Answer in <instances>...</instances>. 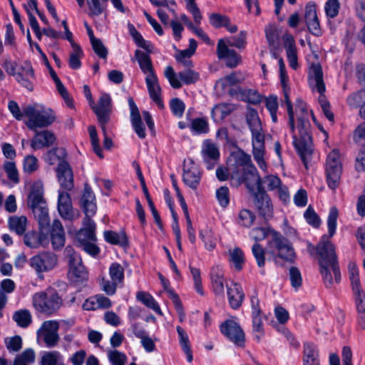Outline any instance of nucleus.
<instances>
[{"mask_svg": "<svg viewBox=\"0 0 365 365\" xmlns=\"http://www.w3.org/2000/svg\"><path fill=\"white\" fill-rule=\"evenodd\" d=\"M252 154L258 166L263 170H266L267 164L264 160V143L252 144Z\"/></svg>", "mask_w": 365, "mask_h": 365, "instance_id": "nucleus-51", "label": "nucleus"}, {"mask_svg": "<svg viewBox=\"0 0 365 365\" xmlns=\"http://www.w3.org/2000/svg\"><path fill=\"white\" fill-rule=\"evenodd\" d=\"M264 103L269 110L272 120L274 123L277 121V112L278 110V101L276 96H269L265 98Z\"/></svg>", "mask_w": 365, "mask_h": 365, "instance_id": "nucleus-61", "label": "nucleus"}, {"mask_svg": "<svg viewBox=\"0 0 365 365\" xmlns=\"http://www.w3.org/2000/svg\"><path fill=\"white\" fill-rule=\"evenodd\" d=\"M303 361L304 365H319V351L314 344L304 343Z\"/></svg>", "mask_w": 365, "mask_h": 365, "instance_id": "nucleus-38", "label": "nucleus"}, {"mask_svg": "<svg viewBox=\"0 0 365 365\" xmlns=\"http://www.w3.org/2000/svg\"><path fill=\"white\" fill-rule=\"evenodd\" d=\"M110 279L106 277H102L100 279L101 289L108 295H113L116 292L118 284L123 282L124 280V268L121 264L113 262L108 269Z\"/></svg>", "mask_w": 365, "mask_h": 365, "instance_id": "nucleus-9", "label": "nucleus"}, {"mask_svg": "<svg viewBox=\"0 0 365 365\" xmlns=\"http://www.w3.org/2000/svg\"><path fill=\"white\" fill-rule=\"evenodd\" d=\"M202 161L207 169L212 170L218 164L220 160V150L218 146L210 140L202 142L200 150Z\"/></svg>", "mask_w": 365, "mask_h": 365, "instance_id": "nucleus-14", "label": "nucleus"}, {"mask_svg": "<svg viewBox=\"0 0 365 365\" xmlns=\"http://www.w3.org/2000/svg\"><path fill=\"white\" fill-rule=\"evenodd\" d=\"M266 253L272 257L276 264L280 259L292 263L296 259V253L292 244L276 232H272V238L267 243Z\"/></svg>", "mask_w": 365, "mask_h": 365, "instance_id": "nucleus-5", "label": "nucleus"}, {"mask_svg": "<svg viewBox=\"0 0 365 365\" xmlns=\"http://www.w3.org/2000/svg\"><path fill=\"white\" fill-rule=\"evenodd\" d=\"M150 53L148 51L144 52L140 50H136L135 51L134 58L137 61L141 71L145 76L155 73Z\"/></svg>", "mask_w": 365, "mask_h": 365, "instance_id": "nucleus-34", "label": "nucleus"}, {"mask_svg": "<svg viewBox=\"0 0 365 365\" xmlns=\"http://www.w3.org/2000/svg\"><path fill=\"white\" fill-rule=\"evenodd\" d=\"M107 355L112 365H125L127 361L126 355L118 350H108Z\"/></svg>", "mask_w": 365, "mask_h": 365, "instance_id": "nucleus-63", "label": "nucleus"}, {"mask_svg": "<svg viewBox=\"0 0 365 365\" xmlns=\"http://www.w3.org/2000/svg\"><path fill=\"white\" fill-rule=\"evenodd\" d=\"M65 253L68 259V277L75 284L82 283L88 278V273L82 263L80 255L71 247H66Z\"/></svg>", "mask_w": 365, "mask_h": 365, "instance_id": "nucleus-7", "label": "nucleus"}, {"mask_svg": "<svg viewBox=\"0 0 365 365\" xmlns=\"http://www.w3.org/2000/svg\"><path fill=\"white\" fill-rule=\"evenodd\" d=\"M38 220L41 229L46 227L49 224L48 209L46 202L29 207Z\"/></svg>", "mask_w": 365, "mask_h": 365, "instance_id": "nucleus-39", "label": "nucleus"}, {"mask_svg": "<svg viewBox=\"0 0 365 365\" xmlns=\"http://www.w3.org/2000/svg\"><path fill=\"white\" fill-rule=\"evenodd\" d=\"M227 292L230 306L233 309L240 307L245 297L242 287L237 283H232L227 287Z\"/></svg>", "mask_w": 365, "mask_h": 365, "instance_id": "nucleus-36", "label": "nucleus"}, {"mask_svg": "<svg viewBox=\"0 0 365 365\" xmlns=\"http://www.w3.org/2000/svg\"><path fill=\"white\" fill-rule=\"evenodd\" d=\"M304 19L309 31L315 36H320L322 31L319 21L317 14L315 5L309 3L305 7Z\"/></svg>", "mask_w": 365, "mask_h": 365, "instance_id": "nucleus-24", "label": "nucleus"}, {"mask_svg": "<svg viewBox=\"0 0 365 365\" xmlns=\"http://www.w3.org/2000/svg\"><path fill=\"white\" fill-rule=\"evenodd\" d=\"M280 83L284 91L287 110L289 115V124L293 133L294 146L306 164L307 158L312 152V142L309 134V110L302 101L298 102L295 108L297 115V128L294 127V115L291 101L288 95L289 78L286 70L279 71Z\"/></svg>", "mask_w": 365, "mask_h": 365, "instance_id": "nucleus-1", "label": "nucleus"}, {"mask_svg": "<svg viewBox=\"0 0 365 365\" xmlns=\"http://www.w3.org/2000/svg\"><path fill=\"white\" fill-rule=\"evenodd\" d=\"M23 172L26 174H32L39 168V162L33 155H26L22 163Z\"/></svg>", "mask_w": 365, "mask_h": 365, "instance_id": "nucleus-55", "label": "nucleus"}, {"mask_svg": "<svg viewBox=\"0 0 365 365\" xmlns=\"http://www.w3.org/2000/svg\"><path fill=\"white\" fill-rule=\"evenodd\" d=\"M348 274L351 282L352 290L362 288L359 277V272L357 265L354 262H350L348 264Z\"/></svg>", "mask_w": 365, "mask_h": 365, "instance_id": "nucleus-53", "label": "nucleus"}, {"mask_svg": "<svg viewBox=\"0 0 365 365\" xmlns=\"http://www.w3.org/2000/svg\"><path fill=\"white\" fill-rule=\"evenodd\" d=\"M58 264L57 256L51 252H41L31 257L29 259L30 267L35 270L38 277L43 279V273L54 269Z\"/></svg>", "mask_w": 365, "mask_h": 365, "instance_id": "nucleus-10", "label": "nucleus"}, {"mask_svg": "<svg viewBox=\"0 0 365 365\" xmlns=\"http://www.w3.org/2000/svg\"><path fill=\"white\" fill-rule=\"evenodd\" d=\"M26 186L29 189L27 200L29 207L46 202L43 197L44 187L41 180H28L26 182Z\"/></svg>", "mask_w": 365, "mask_h": 365, "instance_id": "nucleus-15", "label": "nucleus"}, {"mask_svg": "<svg viewBox=\"0 0 365 365\" xmlns=\"http://www.w3.org/2000/svg\"><path fill=\"white\" fill-rule=\"evenodd\" d=\"M72 52L70 53L68 63L72 69H78L81 66V58L83 56V51L79 46H74Z\"/></svg>", "mask_w": 365, "mask_h": 365, "instance_id": "nucleus-57", "label": "nucleus"}, {"mask_svg": "<svg viewBox=\"0 0 365 365\" xmlns=\"http://www.w3.org/2000/svg\"><path fill=\"white\" fill-rule=\"evenodd\" d=\"M24 113L26 118L24 123L32 130L48 127L56 119L54 112L51 108L36 103L24 106Z\"/></svg>", "mask_w": 365, "mask_h": 365, "instance_id": "nucleus-4", "label": "nucleus"}, {"mask_svg": "<svg viewBox=\"0 0 365 365\" xmlns=\"http://www.w3.org/2000/svg\"><path fill=\"white\" fill-rule=\"evenodd\" d=\"M94 113L97 115L100 124H106L109 120V115L111 112V98L107 93L101 96L98 105L93 102L91 105Z\"/></svg>", "mask_w": 365, "mask_h": 365, "instance_id": "nucleus-17", "label": "nucleus"}, {"mask_svg": "<svg viewBox=\"0 0 365 365\" xmlns=\"http://www.w3.org/2000/svg\"><path fill=\"white\" fill-rule=\"evenodd\" d=\"M55 140L53 133L48 130L37 132L31 141V146L35 150H39L52 145Z\"/></svg>", "mask_w": 365, "mask_h": 365, "instance_id": "nucleus-32", "label": "nucleus"}, {"mask_svg": "<svg viewBox=\"0 0 365 365\" xmlns=\"http://www.w3.org/2000/svg\"><path fill=\"white\" fill-rule=\"evenodd\" d=\"M242 80V76L241 74H237L235 73H231L229 76H227L216 82V87L220 88L223 91H227L230 86H234L238 83H240Z\"/></svg>", "mask_w": 365, "mask_h": 365, "instance_id": "nucleus-52", "label": "nucleus"}, {"mask_svg": "<svg viewBox=\"0 0 365 365\" xmlns=\"http://www.w3.org/2000/svg\"><path fill=\"white\" fill-rule=\"evenodd\" d=\"M190 129L193 134L202 135L209 132V123L207 118L199 117L192 120Z\"/></svg>", "mask_w": 365, "mask_h": 365, "instance_id": "nucleus-44", "label": "nucleus"}, {"mask_svg": "<svg viewBox=\"0 0 365 365\" xmlns=\"http://www.w3.org/2000/svg\"><path fill=\"white\" fill-rule=\"evenodd\" d=\"M164 74L170 86L175 89L181 88L182 82L185 84H192L197 82L200 78V74L190 68L179 72L177 75L173 68L168 66L165 68Z\"/></svg>", "mask_w": 365, "mask_h": 365, "instance_id": "nucleus-11", "label": "nucleus"}, {"mask_svg": "<svg viewBox=\"0 0 365 365\" xmlns=\"http://www.w3.org/2000/svg\"><path fill=\"white\" fill-rule=\"evenodd\" d=\"M347 104L351 108H358L365 103V90L351 93L347 97Z\"/></svg>", "mask_w": 365, "mask_h": 365, "instance_id": "nucleus-59", "label": "nucleus"}, {"mask_svg": "<svg viewBox=\"0 0 365 365\" xmlns=\"http://www.w3.org/2000/svg\"><path fill=\"white\" fill-rule=\"evenodd\" d=\"M80 202L86 215L85 217L91 218L95 215L97 210L96 197L89 187H85Z\"/></svg>", "mask_w": 365, "mask_h": 365, "instance_id": "nucleus-27", "label": "nucleus"}, {"mask_svg": "<svg viewBox=\"0 0 365 365\" xmlns=\"http://www.w3.org/2000/svg\"><path fill=\"white\" fill-rule=\"evenodd\" d=\"M327 183L332 190L336 189L342 173V160L339 150L334 149L327 156L326 162Z\"/></svg>", "mask_w": 365, "mask_h": 365, "instance_id": "nucleus-8", "label": "nucleus"}, {"mask_svg": "<svg viewBox=\"0 0 365 365\" xmlns=\"http://www.w3.org/2000/svg\"><path fill=\"white\" fill-rule=\"evenodd\" d=\"M128 103L130 109V121L133 128L137 135L140 138L143 139L146 136V133L138 108L132 98H129Z\"/></svg>", "mask_w": 365, "mask_h": 365, "instance_id": "nucleus-29", "label": "nucleus"}, {"mask_svg": "<svg viewBox=\"0 0 365 365\" xmlns=\"http://www.w3.org/2000/svg\"><path fill=\"white\" fill-rule=\"evenodd\" d=\"M176 329L179 336L180 344L186 354L187 361L191 362L192 361V354L190 346L188 336L182 327L178 326Z\"/></svg>", "mask_w": 365, "mask_h": 365, "instance_id": "nucleus-54", "label": "nucleus"}, {"mask_svg": "<svg viewBox=\"0 0 365 365\" xmlns=\"http://www.w3.org/2000/svg\"><path fill=\"white\" fill-rule=\"evenodd\" d=\"M159 278L160 279L164 290L168 293L169 297L173 301V303L178 314L180 322H182L185 319V314L183 310L182 304L178 295L170 287L169 281L166 279L161 274H159Z\"/></svg>", "mask_w": 365, "mask_h": 365, "instance_id": "nucleus-30", "label": "nucleus"}, {"mask_svg": "<svg viewBox=\"0 0 365 365\" xmlns=\"http://www.w3.org/2000/svg\"><path fill=\"white\" fill-rule=\"evenodd\" d=\"M257 190L258 191L255 195V205L262 215L264 217H269L272 214L271 200L264 191L261 190V185Z\"/></svg>", "mask_w": 365, "mask_h": 365, "instance_id": "nucleus-23", "label": "nucleus"}, {"mask_svg": "<svg viewBox=\"0 0 365 365\" xmlns=\"http://www.w3.org/2000/svg\"><path fill=\"white\" fill-rule=\"evenodd\" d=\"M282 41L289 66L294 70L297 69L298 53L294 36L289 33H285L282 37Z\"/></svg>", "mask_w": 365, "mask_h": 365, "instance_id": "nucleus-18", "label": "nucleus"}, {"mask_svg": "<svg viewBox=\"0 0 365 365\" xmlns=\"http://www.w3.org/2000/svg\"><path fill=\"white\" fill-rule=\"evenodd\" d=\"M105 240L111 245L125 246L128 244V239L123 231L116 232L111 230H106L103 232Z\"/></svg>", "mask_w": 365, "mask_h": 365, "instance_id": "nucleus-43", "label": "nucleus"}, {"mask_svg": "<svg viewBox=\"0 0 365 365\" xmlns=\"http://www.w3.org/2000/svg\"><path fill=\"white\" fill-rule=\"evenodd\" d=\"M32 305L36 312L51 316L60 309L62 299L56 291L46 289L33 295Z\"/></svg>", "mask_w": 365, "mask_h": 365, "instance_id": "nucleus-6", "label": "nucleus"}, {"mask_svg": "<svg viewBox=\"0 0 365 365\" xmlns=\"http://www.w3.org/2000/svg\"><path fill=\"white\" fill-rule=\"evenodd\" d=\"M58 210L60 215L66 220H73L79 216L78 213L75 215L73 212L69 194L62 190H58Z\"/></svg>", "mask_w": 365, "mask_h": 365, "instance_id": "nucleus-19", "label": "nucleus"}, {"mask_svg": "<svg viewBox=\"0 0 365 365\" xmlns=\"http://www.w3.org/2000/svg\"><path fill=\"white\" fill-rule=\"evenodd\" d=\"M210 279L212 287L214 292L217 295L224 294V272L222 268L219 266H215L212 268L210 272Z\"/></svg>", "mask_w": 365, "mask_h": 365, "instance_id": "nucleus-35", "label": "nucleus"}, {"mask_svg": "<svg viewBox=\"0 0 365 365\" xmlns=\"http://www.w3.org/2000/svg\"><path fill=\"white\" fill-rule=\"evenodd\" d=\"M200 237L204 242L205 247L208 251H212L215 248L217 240L210 230H201Z\"/></svg>", "mask_w": 365, "mask_h": 365, "instance_id": "nucleus-60", "label": "nucleus"}, {"mask_svg": "<svg viewBox=\"0 0 365 365\" xmlns=\"http://www.w3.org/2000/svg\"><path fill=\"white\" fill-rule=\"evenodd\" d=\"M229 254V262L232 266L237 270L240 271L242 269L243 264L245 262V257L242 251L235 247L232 250H230Z\"/></svg>", "mask_w": 365, "mask_h": 365, "instance_id": "nucleus-49", "label": "nucleus"}, {"mask_svg": "<svg viewBox=\"0 0 365 365\" xmlns=\"http://www.w3.org/2000/svg\"><path fill=\"white\" fill-rule=\"evenodd\" d=\"M36 354L33 349H26L14 358L13 365H31L34 363Z\"/></svg>", "mask_w": 365, "mask_h": 365, "instance_id": "nucleus-47", "label": "nucleus"}, {"mask_svg": "<svg viewBox=\"0 0 365 365\" xmlns=\"http://www.w3.org/2000/svg\"><path fill=\"white\" fill-rule=\"evenodd\" d=\"M57 178L61 186L67 190L73 187V175L70 165L66 161H61L56 168Z\"/></svg>", "mask_w": 365, "mask_h": 365, "instance_id": "nucleus-22", "label": "nucleus"}, {"mask_svg": "<svg viewBox=\"0 0 365 365\" xmlns=\"http://www.w3.org/2000/svg\"><path fill=\"white\" fill-rule=\"evenodd\" d=\"M359 317L361 322L365 321V292L363 288L352 290Z\"/></svg>", "mask_w": 365, "mask_h": 365, "instance_id": "nucleus-46", "label": "nucleus"}, {"mask_svg": "<svg viewBox=\"0 0 365 365\" xmlns=\"http://www.w3.org/2000/svg\"><path fill=\"white\" fill-rule=\"evenodd\" d=\"M309 83L311 88L322 95L326 89L323 80L322 66L319 64H313L309 69Z\"/></svg>", "mask_w": 365, "mask_h": 365, "instance_id": "nucleus-21", "label": "nucleus"}, {"mask_svg": "<svg viewBox=\"0 0 365 365\" xmlns=\"http://www.w3.org/2000/svg\"><path fill=\"white\" fill-rule=\"evenodd\" d=\"M96 223L91 218L85 217L83 221V227L76 234L79 243L96 241Z\"/></svg>", "mask_w": 365, "mask_h": 365, "instance_id": "nucleus-28", "label": "nucleus"}, {"mask_svg": "<svg viewBox=\"0 0 365 365\" xmlns=\"http://www.w3.org/2000/svg\"><path fill=\"white\" fill-rule=\"evenodd\" d=\"M136 299L158 314H163L158 303L150 293L143 291L138 292Z\"/></svg>", "mask_w": 365, "mask_h": 365, "instance_id": "nucleus-42", "label": "nucleus"}, {"mask_svg": "<svg viewBox=\"0 0 365 365\" xmlns=\"http://www.w3.org/2000/svg\"><path fill=\"white\" fill-rule=\"evenodd\" d=\"M221 331L230 341L238 346H242L245 341V334L240 325L234 320L230 319L221 325Z\"/></svg>", "mask_w": 365, "mask_h": 365, "instance_id": "nucleus-16", "label": "nucleus"}, {"mask_svg": "<svg viewBox=\"0 0 365 365\" xmlns=\"http://www.w3.org/2000/svg\"><path fill=\"white\" fill-rule=\"evenodd\" d=\"M255 220V214L249 210H242L238 215V223L245 227H250Z\"/></svg>", "mask_w": 365, "mask_h": 365, "instance_id": "nucleus-64", "label": "nucleus"}, {"mask_svg": "<svg viewBox=\"0 0 365 365\" xmlns=\"http://www.w3.org/2000/svg\"><path fill=\"white\" fill-rule=\"evenodd\" d=\"M145 80L150 97L155 102L158 108H163L164 105L161 99V88L156 73L145 76Z\"/></svg>", "mask_w": 365, "mask_h": 365, "instance_id": "nucleus-26", "label": "nucleus"}, {"mask_svg": "<svg viewBox=\"0 0 365 365\" xmlns=\"http://www.w3.org/2000/svg\"><path fill=\"white\" fill-rule=\"evenodd\" d=\"M252 318L253 331L255 337L259 340L264 335L262 317L259 306V300L255 297L251 299Z\"/></svg>", "mask_w": 365, "mask_h": 365, "instance_id": "nucleus-25", "label": "nucleus"}, {"mask_svg": "<svg viewBox=\"0 0 365 365\" xmlns=\"http://www.w3.org/2000/svg\"><path fill=\"white\" fill-rule=\"evenodd\" d=\"M4 343L9 352L19 351L21 349L23 345L22 338L19 335L6 337L4 339Z\"/></svg>", "mask_w": 365, "mask_h": 365, "instance_id": "nucleus-62", "label": "nucleus"}, {"mask_svg": "<svg viewBox=\"0 0 365 365\" xmlns=\"http://www.w3.org/2000/svg\"><path fill=\"white\" fill-rule=\"evenodd\" d=\"M246 120L251 131L262 130V123L259 118L257 112L252 109L248 108L246 113Z\"/></svg>", "mask_w": 365, "mask_h": 365, "instance_id": "nucleus-56", "label": "nucleus"}, {"mask_svg": "<svg viewBox=\"0 0 365 365\" xmlns=\"http://www.w3.org/2000/svg\"><path fill=\"white\" fill-rule=\"evenodd\" d=\"M228 40H218L217 44V56L219 59L225 62L227 66L236 67L241 61L240 56L232 48H230Z\"/></svg>", "mask_w": 365, "mask_h": 365, "instance_id": "nucleus-13", "label": "nucleus"}, {"mask_svg": "<svg viewBox=\"0 0 365 365\" xmlns=\"http://www.w3.org/2000/svg\"><path fill=\"white\" fill-rule=\"evenodd\" d=\"M228 169L231 180L238 185L245 184L250 191L260 186L261 178L251 158L242 150L232 153L228 159Z\"/></svg>", "mask_w": 365, "mask_h": 365, "instance_id": "nucleus-2", "label": "nucleus"}, {"mask_svg": "<svg viewBox=\"0 0 365 365\" xmlns=\"http://www.w3.org/2000/svg\"><path fill=\"white\" fill-rule=\"evenodd\" d=\"M210 24L215 28L225 27L231 34L237 31V26L231 23L230 18L219 13H212L209 16Z\"/></svg>", "mask_w": 365, "mask_h": 365, "instance_id": "nucleus-33", "label": "nucleus"}, {"mask_svg": "<svg viewBox=\"0 0 365 365\" xmlns=\"http://www.w3.org/2000/svg\"><path fill=\"white\" fill-rule=\"evenodd\" d=\"M63 356L58 351H45L42 354L41 364L42 365H59L63 363Z\"/></svg>", "mask_w": 365, "mask_h": 365, "instance_id": "nucleus-50", "label": "nucleus"}, {"mask_svg": "<svg viewBox=\"0 0 365 365\" xmlns=\"http://www.w3.org/2000/svg\"><path fill=\"white\" fill-rule=\"evenodd\" d=\"M51 240L53 248L54 250L61 249L65 244V232L64 229L58 220L53 221L51 231H50Z\"/></svg>", "mask_w": 365, "mask_h": 365, "instance_id": "nucleus-31", "label": "nucleus"}, {"mask_svg": "<svg viewBox=\"0 0 365 365\" xmlns=\"http://www.w3.org/2000/svg\"><path fill=\"white\" fill-rule=\"evenodd\" d=\"M12 319L18 327L26 329L32 323L33 317L31 312L29 309H21L13 313Z\"/></svg>", "mask_w": 365, "mask_h": 365, "instance_id": "nucleus-41", "label": "nucleus"}, {"mask_svg": "<svg viewBox=\"0 0 365 365\" xmlns=\"http://www.w3.org/2000/svg\"><path fill=\"white\" fill-rule=\"evenodd\" d=\"M317 250L319 256V271L324 283L327 287H331L334 283H339L341 274L338 266L334 245L324 235Z\"/></svg>", "mask_w": 365, "mask_h": 365, "instance_id": "nucleus-3", "label": "nucleus"}, {"mask_svg": "<svg viewBox=\"0 0 365 365\" xmlns=\"http://www.w3.org/2000/svg\"><path fill=\"white\" fill-rule=\"evenodd\" d=\"M200 173L194 165L186 168L185 166L183 173V181L188 187L195 189L200 183Z\"/></svg>", "mask_w": 365, "mask_h": 365, "instance_id": "nucleus-40", "label": "nucleus"}, {"mask_svg": "<svg viewBox=\"0 0 365 365\" xmlns=\"http://www.w3.org/2000/svg\"><path fill=\"white\" fill-rule=\"evenodd\" d=\"M129 33L135 43L140 48L145 49L148 53H153V46L150 43V42L145 41L141 34L135 29L133 25H128Z\"/></svg>", "mask_w": 365, "mask_h": 365, "instance_id": "nucleus-48", "label": "nucleus"}, {"mask_svg": "<svg viewBox=\"0 0 365 365\" xmlns=\"http://www.w3.org/2000/svg\"><path fill=\"white\" fill-rule=\"evenodd\" d=\"M58 329L59 323L56 320L45 321L36 331L37 339L42 340L47 347H54L59 341Z\"/></svg>", "mask_w": 365, "mask_h": 365, "instance_id": "nucleus-12", "label": "nucleus"}, {"mask_svg": "<svg viewBox=\"0 0 365 365\" xmlns=\"http://www.w3.org/2000/svg\"><path fill=\"white\" fill-rule=\"evenodd\" d=\"M28 220L24 215H12L8 219L9 229L18 235H23L27 227Z\"/></svg>", "mask_w": 365, "mask_h": 365, "instance_id": "nucleus-37", "label": "nucleus"}, {"mask_svg": "<svg viewBox=\"0 0 365 365\" xmlns=\"http://www.w3.org/2000/svg\"><path fill=\"white\" fill-rule=\"evenodd\" d=\"M8 178L14 183L19 182V171L14 161H6L3 165Z\"/></svg>", "mask_w": 365, "mask_h": 365, "instance_id": "nucleus-58", "label": "nucleus"}, {"mask_svg": "<svg viewBox=\"0 0 365 365\" xmlns=\"http://www.w3.org/2000/svg\"><path fill=\"white\" fill-rule=\"evenodd\" d=\"M16 73L14 78L16 81L27 90L32 91L34 73L31 65L27 62L20 64Z\"/></svg>", "mask_w": 365, "mask_h": 365, "instance_id": "nucleus-20", "label": "nucleus"}, {"mask_svg": "<svg viewBox=\"0 0 365 365\" xmlns=\"http://www.w3.org/2000/svg\"><path fill=\"white\" fill-rule=\"evenodd\" d=\"M24 243L30 248H38L41 246L44 247L46 244L44 236L36 232H29L24 236Z\"/></svg>", "mask_w": 365, "mask_h": 365, "instance_id": "nucleus-45", "label": "nucleus"}]
</instances>
